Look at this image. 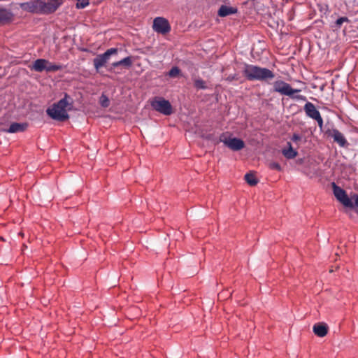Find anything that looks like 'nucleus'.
Instances as JSON below:
<instances>
[{"label": "nucleus", "instance_id": "14", "mask_svg": "<svg viewBox=\"0 0 358 358\" xmlns=\"http://www.w3.org/2000/svg\"><path fill=\"white\" fill-rule=\"evenodd\" d=\"M48 64V60L45 59H37L35 60L31 66H29L31 70L36 71V72H42L45 71L46 66Z\"/></svg>", "mask_w": 358, "mask_h": 358}, {"label": "nucleus", "instance_id": "10", "mask_svg": "<svg viewBox=\"0 0 358 358\" xmlns=\"http://www.w3.org/2000/svg\"><path fill=\"white\" fill-rule=\"evenodd\" d=\"M327 134L329 136L332 137L334 141L336 142L341 147H345L348 145V143L345 136L338 129H334L332 130H329Z\"/></svg>", "mask_w": 358, "mask_h": 358}, {"label": "nucleus", "instance_id": "13", "mask_svg": "<svg viewBox=\"0 0 358 358\" xmlns=\"http://www.w3.org/2000/svg\"><path fill=\"white\" fill-rule=\"evenodd\" d=\"M28 11L42 15V0H33L27 3Z\"/></svg>", "mask_w": 358, "mask_h": 358}, {"label": "nucleus", "instance_id": "15", "mask_svg": "<svg viewBox=\"0 0 358 358\" xmlns=\"http://www.w3.org/2000/svg\"><path fill=\"white\" fill-rule=\"evenodd\" d=\"M287 148L282 150V154L286 159H288L295 158L298 155L297 151L294 150L290 142H287Z\"/></svg>", "mask_w": 358, "mask_h": 358}, {"label": "nucleus", "instance_id": "18", "mask_svg": "<svg viewBox=\"0 0 358 358\" xmlns=\"http://www.w3.org/2000/svg\"><path fill=\"white\" fill-rule=\"evenodd\" d=\"M132 65V60L130 57H127L120 61L113 62L111 66L113 68L118 67L120 66H123L124 67L128 69Z\"/></svg>", "mask_w": 358, "mask_h": 358}, {"label": "nucleus", "instance_id": "23", "mask_svg": "<svg viewBox=\"0 0 358 358\" xmlns=\"http://www.w3.org/2000/svg\"><path fill=\"white\" fill-rule=\"evenodd\" d=\"M167 75L170 78H177L181 75V70L178 66H173L168 72Z\"/></svg>", "mask_w": 358, "mask_h": 358}, {"label": "nucleus", "instance_id": "17", "mask_svg": "<svg viewBox=\"0 0 358 358\" xmlns=\"http://www.w3.org/2000/svg\"><path fill=\"white\" fill-rule=\"evenodd\" d=\"M27 126L28 125L27 123L14 122L10 125L7 131L8 133H17L24 131L27 128Z\"/></svg>", "mask_w": 358, "mask_h": 358}, {"label": "nucleus", "instance_id": "3", "mask_svg": "<svg viewBox=\"0 0 358 358\" xmlns=\"http://www.w3.org/2000/svg\"><path fill=\"white\" fill-rule=\"evenodd\" d=\"M151 106L156 111L165 115H169L173 113L170 102L163 98H155L151 102Z\"/></svg>", "mask_w": 358, "mask_h": 358}, {"label": "nucleus", "instance_id": "8", "mask_svg": "<svg viewBox=\"0 0 358 358\" xmlns=\"http://www.w3.org/2000/svg\"><path fill=\"white\" fill-rule=\"evenodd\" d=\"M152 27L156 32L162 34H166L171 31L169 21L162 17H157L154 20Z\"/></svg>", "mask_w": 358, "mask_h": 358}, {"label": "nucleus", "instance_id": "29", "mask_svg": "<svg viewBox=\"0 0 358 358\" xmlns=\"http://www.w3.org/2000/svg\"><path fill=\"white\" fill-rule=\"evenodd\" d=\"M238 80V74H234V75H229L227 78V80L231 82L233 80Z\"/></svg>", "mask_w": 358, "mask_h": 358}, {"label": "nucleus", "instance_id": "20", "mask_svg": "<svg viewBox=\"0 0 358 358\" xmlns=\"http://www.w3.org/2000/svg\"><path fill=\"white\" fill-rule=\"evenodd\" d=\"M46 68L45 71L47 72H55L62 69V66L60 64H52L48 60V64H45Z\"/></svg>", "mask_w": 358, "mask_h": 358}, {"label": "nucleus", "instance_id": "30", "mask_svg": "<svg viewBox=\"0 0 358 358\" xmlns=\"http://www.w3.org/2000/svg\"><path fill=\"white\" fill-rule=\"evenodd\" d=\"M351 200H354V201H355L353 203L354 208L358 206V194H353V196H352V197H351Z\"/></svg>", "mask_w": 358, "mask_h": 358}, {"label": "nucleus", "instance_id": "16", "mask_svg": "<svg viewBox=\"0 0 358 358\" xmlns=\"http://www.w3.org/2000/svg\"><path fill=\"white\" fill-rule=\"evenodd\" d=\"M237 13V9L234 7H229L222 5L218 10V15L220 17H226Z\"/></svg>", "mask_w": 358, "mask_h": 358}, {"label": "nucleus", "instance_id": "19", "mask_svg": "<svg viewBox=\"0 0 358 358\" xmlns=\"http://www.w3.org/2000/svg\"><path fill=\"white\" fill-rule=\"evenodd\" d=\"M193 81L194 86L197 90H206L208 87L206 81L199 77L193 78Z\"/></svg>", "mask_w": 358, "mask_h": 358}, {"label": "nucleus", "instance_id": "22", "mask_svg": "<svg viewBox=\"0 0 358 358\" xmlns=\"http://www.w3.org/2000/svg\"><path fill=\"white\" fill-rule=\"evenodd\" d=\"M10 17V13L6 8H0V24L7 21Z\"/></svg>", "mask_w": 358, "mask_h": 358}, {"label": "nucleus", "instance_id": "33", "mask_svg": "<svg viewBox=\"0 0 358 358\" xmlns=\"http://www.w3.org/2000/svg\"><path fill=\"white\" fill-rule=\"evenodd\" d=\"M357 214H358V209L357 210Z\"/></svg>", "mask_w": 358, "mask_h": 358}, {"label": "nucleus", "instance_id": "31", "mask_svg": "<svg viewBox=\"0 0 358 358\" xmlns=\"http://www.w3.org/2000/svg\"><path fill=\"white\" fill-rule=\"evenodd\" d=\"M292 140L294 142H297L301 140V136L299 134H294L292 137Z\"/></svg>", "mask_w": 358, "mask_h": 358}, {"label": "nucleus", "instance_id": "6", "mask_svg": "<svg viewBox=\"0 0 358 358\" xmlns=\"http://www.w3.org/2000/svg\"><path fill=\"white\" fill-rule=\"evenodd\" d=\"M273 90L281 94L289 96H292L294 93L300 92V90L292 89L289 84L282 80H277L273 83Z\"/></svg>", "mask_w": 358, "mask_h": 358}, {"label": "nucleus", "instance_id": "24", "mask_svg": "<svg viewBox=\"0 0 358 358\" xmlns=\"http://www.w3.org/2000/svg\"><path fill=\"white\" fill-rule=\"evenodd\" d=\"M100 104L103 108L108 107V106L110 104V101H109L108 98L105 94H102L101 96V97H100Z\"/></svg>", "mask_w": 358, "mask_h": 358}, {"label": "nucleus", "instance_id": "25", "mask_svg": "<svg viewBox=\"0 0 358 358\" xmlns=\"http://www.w3.org/2000/svg\"><path fill=\"white\" fill-rule=\"evenodd\" d=\"M350 20L347 17H339L335 22L336 27L340 28L343 22H349Z\"/></svg>", "mask_w": 358, "mask_h": 358}, {"label": "nucleus", "instance_id": "21", "mask_svg": "<svg viewBox=\"0 0 358 358\" xmlns=\"http://www.w3.org/2000/svg\"><path fill=\"white\" fill-rule=\"evenodd\" d=\"M245 180L251 186H255L257 184L258 180L255 176L252 173H248L245 175Z\"/></svg>", "mask_w": 358, "mask_h": 358}, {"label": "nucleus", "instance_id": "7", "mask_svg": "<svg viewBox=\"0 0 358 358\" xmlns=\"http://www.w3.org/2000/svg\"><path fill=\"white\" fill-rule=\"evenodd\" d=\"M220 141L234 151H238L245 147V143L243 140L237 138H227L224 134L220 136Z\"/></svg>", "mask_w": 358, "mask_h": 358}, {"label": "nucleus", "instance_id": "1", "mask_svg": "<svg viewBox=\"0 0 358 358\" xmlns=\"http://www.w3.org/2000/svg\"><path fill=\"white\" fill-rule=\"evenodd\" d=\"M73 100L68 94H64V97L60 99L57 103H54L52 107L46 110L47 114L53 120L64 122L69 118L67 112V107L71 106Z\"/></svg>", "mask_w": 358, "mask_h": 358}, {"label": "nucleus", "instance_id": "12", "mask_svg": "<svg viewBox=\"0 0 358 358\" xmlns=\"http://www.w3.org/2000/svg\"><path fill=\"white\" fill-rule=\"evenodd\" d=\"M313 331L319 337H324L328 333V326L323 322H318L313 325Z\"/></svg>", "mask_w": 358, "mask_h": 358}, {"label": "nucleus", "instance_id": "34", "mask_svg": "<svg viewBox=\"0 0 358 358\" xmlns=\"http://www.w3.org/2000/svg\"><path fill=\"white\" fill-rule=\"evenodd\" d=\"M357 29H358V26H357Z\"/></svg>", "mask_w": 358, "mask_h": 358}, {"label": "nucleus", "instance_id": "9", "mask_svg": "<svg viewBox=\"0 0 358 358\" xmlns=\"http://www.w3.org/2000/svg\"><path fill=\"white\" fill-rule=\"evenodd\" d=\"M64 3V0H42V15H48L55 13Z\"/></svg>", "mask_w": 358, "mask_h": 358}, {"label": "nucleus", "instance_id": "26", "mask_svg": "<svg viewBox=\"0 0 358 358\" xmlns=\"http://www.w3.org/2000/svg\"><path fill=\"white\" fill-rule=\"evenodd\" d=\"M271 169L280 171L282 170L281 166L278 162H271L268 164Z\"/></svg>", "mask_w": 358, "mask_h": 358}, {"label": "nucleus", "instance_id": "28", "mask_svg": "<svg viewBox=\"0 0 358 358\" xmlns=\"http://www.w3.org/2000/svg\"><path fill=\"white\" fill-rule=\"evenodd\" d=\"M315 120L317 122V124H318L319 127L320 128V129H322L323 120H322V117H321V115L320 116H318L317 118H315Z\"/></svg>", "mask_w": 358, "mask_h": 358}, {"label": "nucleus", "instance_id": "32", "mask_svg": "<svg viewBox=\"0 0 358 358\" xmlns=\"http://www.w3.org/2000/svg\"><path fill=\"white\" fill-rule=\"evenodd\" d=\"M296 98L298 99L303 100V101H306V97L305 96H303V95L296 96Z\"/></svg>", "mask_w": 358, "mask_h": 358}, {"label": "nucleus", "instance_id": "5", "mask_svg": "<svg viewBox=\"0 0 358 358\" xmlns=\"http://www.w3.org/2000/svg\"><path fill=\"white\" fill-rule=\"evenodd\" d=\"M118 52L117 48L108 49L103 54L97 55L93 59V64L96 71L103 66L109 60L110 57L113 55H116Z\"/></svg>", "mask_w": 358, "mask_h": 358}, {"label": "nucleus", "instance_id": "27", "mask_svg": "<svg viewBox=\"0 0 358 358\" xmlns=\"http://www.w3.org/2000/svg\"><path fill=\"white\" fill-rule=\"evenodd\" d=\"M90 4L89 0H82L80 2H77V8H84Z\"/></svg>", "mask_w": 358, "mask_h": 358}, {"label": "nucleus", "instance_id": "11", "mask_svg": "<svg viewBox=\"0 0 358 358\" xmlns=\"http://www.w3.org/2000/svg\"><path fill=\"white\" fill-rule=\"evenodd\" d=\"M306 115L313 120H315L320 115V113L317 110L315 105L310 102H307L303 107Z\"/></svg>", "mask_w": 358, "mask_h": 358}, {"label": "nucleus", "instance_id": "2", "mask_svg": "<svg viewBox=\"0 0 358 358\" xmlns=\"http://www.w3.org/2000/svg\"><path fill=\"white\" fill-rule=\"evenodd\" d=\"M243 74L250 81H268L275 77L273 72L268 69L249 64H244Z\"/></svg>", "mask_w": 358, "mask_h": 358}, {"label": "nucleus", "instance_id": "4", "mask_svg": "<svg viewBox=\"0 0 358 358\" xmlns=\"http://www.w3.org/2000/svg\"><path fill=\"white\" fill-rule=\"evenodd\" d=\"M334 194L336 199L341 202L344 206L354 208V204L350 198L348 196L346 192L341 187L337 186L333 182Z\"/></svg>", "mask_w": 358, "mask_h": 358}]
</instances>
